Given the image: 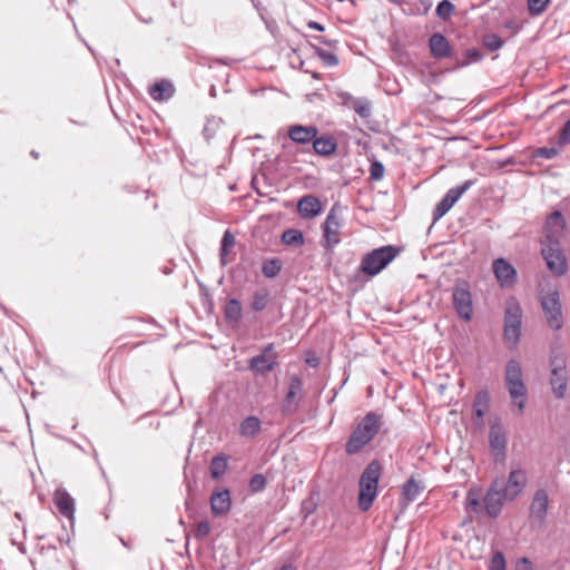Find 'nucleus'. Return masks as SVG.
Instances as JSON below:
<instances>
[{
  "label": "nucleus",
  "mask_w": 570,
  "mask_h": 570,
  "mask_svg": "<svg viewBox=\"0 0 570 570\" xmlns=\"http://www.w3.org/2000/svg\"><path fill=\"white\" fill-rule=\"evenodd\" d=\"M472 185V180H466L461 186L449 189L436 205L433 212V220L438 222L442 218Z\"/></svg>",
  "instance_id": "obj_15"
},
{
  "label": "nucleus",
  "mask_w": 570,
  "mask_h": 570,
  "mask_svg": "<svg viewBox=\"0 0 570 570\" xmlns=\"http://www.w3.org/2000/svg\"><path fill=\"white\" fill-rule=\"evenodd\" d=\"M174 91V86L170 81L161 80L150 87L149 95L154 100L163 101L169 99Z\"/></svg>",
  "instance_id": "obj_28"
},
{
  "label": "nucleus",
  "mask_w": 570,
  "mask_h": 570,
  "mask_svg": "<svg viewBox=\"0 0 570 570\" xmlns=\"http://www.w3.org/2000/svg\"><path fill=\"white\" fill-rule=\"evenodd\" d=\"M558 154H559V150L553 147L552 148L543 147L538 150V155L546 159H551V158L556 157Z\"/></svg>",
  "instance_id": "obj_48"
},
{
  "label": "nucleus",
  "mask_w": 570,
  "mask_h": 570,
  "mask_svg": "<svg viewBox=\"0 0 570 570\" xmlns=\"http://www.w3.org/2000/svg\"><path fill=\"white\" fill-rule=\"evenodd\" d=\"M549 509V494L546 489H538L530 503L529 522L532 528H541L546 524Z\"/></svg>",
  "instance_id": "obj_10"
},
{
  "label": "nucleus",
  "mask_w": 570,
  "mask_h": 570,
  "mask_svg": "<svg viewBox=\"0 0 570 570\" xmlns=\"http://www.w3.org/2000/svg\"><path fill=\"white\" fill-rule=\"evenodd\" d=\"M465 56L470 61L473 62H478L483 58V53L478 48L468 49Z\"/></svg>",
  "instance_id": "obj_47"
},
{
  "label": "nucleus",
  "mask_w": 570,
  "mask_h": 570,
  "mask_svg": "<svg viewBox=\"0 0 570 570\" xmlns=\"http://www.w3.org/2000/svg\"><path fill=\"white\" fill-rule=\"evenodd\" d=\"M316 55L323 61V63L327 67H334L338 63L337 56L332 51H327V50L317 48Z\"/></svg>",
  "instance_id": "obj_39"
},
{
  "label": "nucleus",
  "mask_w": 570,
  "mask_h": 570,
  "mask_svg": "<svg viewBox=\"0 0 570 570\" xmlns=\"http://www.w3.org/2000/svg\"><path fill=\"white\" fill-rule=\"evenodd\" d=\"M210 523L207 520H203L197 523L194 535L197 540H204L210 533Z\"/></svg>",
  "instance_id": "obj_42"
},
{
  "label": "nucleus",
  "mask_w": 570,
  "mask_h": 570,
  "mask_svg": "<svg viewBox=\"0 0 570 570\" xmlns=\"http://www.w3.org/2000/svg\"><path fill=\"white\" fill-rule=\"evenodd\" d=\"M311 364H312L313 366H316V361L311 360Z\"/></svg>",
  "instance_id": "obj_55"
},
{
  "label": "nucleus",
  "mask_w": 570,
  "mask_h": 570,
  "mask_svg": "<svg viewBox=\"0 0 570 570\" xmlns=\"http://www.w3.org/2000/svg\"><path fill=\"white\" fill-rule=\"evenodd\" d=\"M390 1L395 3V4H401L403 2V0H390Z\"/></svg>",
  "instance_id": "obj_52"
},
{
  "label": "nucleus",
  "mask_w": 570,
  "mask_h": 570,
  "mask_svg": "<svg viewBox=\"0 0 570 570\" xmlns=\"http://www.w3.org/2000/svg\"><path fill=\"white\" fill-rule=\"evenodd\" d=\"M353 109L362 118L371 116V102L366 98L354 99Z\"/></svg>",
  "instance_id": "obj_37"
},
{
  "label": "nucleus",
  "mask_w": 570,
  "mask_h": 570,
  "mask_svg": "<svg viewBox=\"0 0 570 570\" xmlns=\"http://www.w3.org/2000/svg\"><path fill=\"white\" fill-rule=\"evenodd\" d=\"M429 48L432 57L436 59L451 57V45L440 32H435L430 37Z\"/></svg>",
  "instance_id": "obj_24"
},
{
  "label": "nucleus",
  "mask_w": 570,
  "mask_h": 570,
  "mask_svg": "<svg viewBox=\"0 0 570 570\" xmlns=\"http://www.w3.org/2000/svg\"><path fill=\"white\" fill-rule=\"evenodd\" d=\"M370 175L374 180H381L384 176V166L380 161H373L370 166Z\"/></svg>",
  "instance_id": "obj_45"
},
{
  "label": "nucleus",
  "mask_w": 570,
  "mask_h": 570,
  "mask_svg": "<svg viewBox=\"0 0 570 570\" xmlns=\"http://www.w3.org/2000/svg\"><path fill=\"white\" fill-rule=\"evenodd\" d=\"M307 27L317 31H324V26L316 21H308Z\"/></svg>",
  "instance_id": "obj_50"
},
{
  "label": "nucleus",
  "mask_w": 570,
  "mask_h": 570,
  "mask_svg": "<svg viewBox=\"0 0 570 570\" xmlns=\"http://www.w3.org/2000/svg\"><path fill=\"white\" fill-rule=\"evenodd\" d=\"M500 488L508 501L517 499L528 483L527 472L522 469H513L510 471L508 480L498 479Z\"/></svg>",
  "instance_id": "obj_11"
},
{
  "label": "nucleus",
  "mask_w": 570,
  "mask_h": 570,
  "mask_svg": "<svg viewBox=\"0 0 570 570\" xmlns=\"http://www.w3.org/2000/svg\"><path fill=\"white\" fill-rule=\"evenodd\" d=\"M504 501L508 500L501 491L500 481L494 480L483 497V504L487 514L491 518L498 517L502 511Z\"/></svg>",
  "instance_id": "obj_16"
},
{
  "label": "nucleus",
  "mask_w": 570,
  "mask_h": 570,
  "mask_svg": "<svg viewBox=\"0 0 570 570\" xmlns=\"http://www.w3.org/2000/svg\"><path fill=\"white\" fill-rule=\"evenodd\" d=\"M452 303L459 317L469 322L473 315L472 294L465 282L456 283L452 289Z\"/></svg>",
  "instance_id": "obj_9"
},
{
  "label": "nucleus",
  "mask_w": 570,
  "mask_h": 570,
  "mask_svg": "<svg viewBox=\"0 0 570 570\" xmlns=\"http://www.w3.org/2000/svg\"><path fill=\"white\" fill-rule=\"evenodd\" d=\"M397 254L399 249L392 245L375 248L363 257L360 268L364 274L375 276L383 271Z\"/></svg>",
  "instance_id": "obj_4"
},
{
  "label": "nucleus",
  "mask_w": 570,
  "mask_h": 570,
  "mask_svg": "<svg viewBox=\"0 0 570 570\" xmlns=\"http://www.w3.org/2000/svg\"><path fill=\"white\" fill-rule=\"evenodd\" d=\"M282 242L289 246L299 247L303 246L305 243L304 235L301 230L289 228L286 229L281 237Z\"/></svg>",
  "instance_id": "obj_32"
},
{
  "label": "nucleus",
  "mask_w": 570,
  "mask_h": 570,
  "mask_svg": "<svg viewBox=\"0 0 570 570\" xmlns=\"http://www.w3.org/2000/svg\"><path fill=\"white\" fill-rule=\"evenodd\" d=\"M482 499V490L479 487L470 488L464 500L465 511L468 513H481L484 509V504L481 502Z\"/></svg>",
  "instance_id": "obj_25"
},
{
  "label": "nucleus",
  "mask_w": 570,
  "mask_h": 570,
  "mask_svg": "<svg viewBox=\"0 0 570 570\" xmlns=\"http://www.w3.org/2000/svg\"><path fill=\"white\" fill-rule=\"evenodd\" d=\"M489 443L494 461H503L505 458L507 436L503 426L498 422L490 426Z\"/></svg>",
  "instance_id": "obj_18"
},
{
  "label": "nucleus",
  "mask_w": 570,
  "mask_h": 570,
  "mask_svg": "<svg viewBox=\"0 0 570 570\" xmlns=\"http://www.w3.org/2000/svg\"><path fill=\"white\" fill-rule=\"evenodd\" d=\"M31 156L35 157V158H38L39 155L36 151H31Z\"/></svg>",
  "instance_id": "obj_53"
},
{
  "label": "nucleus",
  "mask_w": 570,
  "mask_h": 570,
  "mask_svg": "<svg viewBox=\"0 0 570 570\" xmlns=\"http://www.w3.org/2000/svg\"><path fill=\"white\" fill-rule=\"evenodd\" d=\"M504 381L512 404L518 407V411L521 414L525 407L528 390L523 382L521 365L518 361L510 360L507 363Z\"/></svg>",
  "instance_id": "obj_3"
},
{
  "label": "nucleus",
  "mask_w": 570,
  "mask_h": 570,
  "mask_svg": "<svg viewBox=\"0 0 570 570\" xmlns=\"http://www.w3.org/2000/svg\"><path fill=\"white\" fill-rule=\"evenodd\" d=\"M490 570H505V560L502 552H495L490 561Z\"/></svg>",
  "instance_id": "obj_44"
},
{
  "label": "nucleus",
  "mask_w": 570,
  "mask_h": 570,
  "mask_svg": "<svg viewBox=\"0 0 570 570\" xmlns=\"http://www.w3.org/2000/svg\"><path fill=\"white\" fill-rule=\"evenodd\" d=\"M567 223L559 210L549 215L544 225V239L542 244H561L564 237Z\"/></svg>",
  "instance_id": "obj_12"
},
{
  "label": "nucleus",
  "mask_w": 570,
  "mask_h": 570,
  "mask_svg": "<svg viewBox=\"0 0 570 570\" xmlns=\"http://www.w3.org/2000/svg\"><path fill=\"white\" fill-rule=\"evenodd\" d=\"M262 430V422L257 416L245 417L238 429V433L243 438L253 439L259 434Z\"/></svg>",
  "instance_id": "obj_27"
},
{
  "label": "nucleus",
  "mask_w": 570,
  "mask_h": 570,
  "mask_svg": "<svg viewBox=\"0 0 570 570\" xmlns=\"http://www.w3.org/2000/svg\"><path fill=\"white\" fill-rule=\"evenodd\" d=\"M550 368V384L552 386L553 394L557 397L562 399L566 395L568 386L567 363L562 353L551 355Z\"/></svg>",
  "instance_id": "obj_5"
},
{
  "label": "nucleus",
  "mask_w": 570,
  "mask_h": 570,
  "mask_svg": "<svg viewBox=\"0 0 570 570\" xmlns=\"http://www.w3.org/2000/svg\"><path fill=\"white\" fill-rule=\"evenodd\" d=\"M551 0H528V11L531 16H540L548 8Z\"/></svg>",
  "instance_id": "obj_38"
},
{
  "label": "nucleus",
  "mask_w": 570,
  "mask_h": 570,
  "mask_svg": "<svg viewBox=\"0 0 570 570\" xmlns=\"http://www.w3.org/2000/svg\"><path fill=\"white\" fill-rule=\"evenodd\" d=\"M281 262L276 258H273L263 264L262 273L265 277L273 278L281 272Z\"/></svg>",
  "instance_id": "obj_36"
},
{
  "label": "nucleus",
  "mask_w": 570,
  "mask_h": 570,
  "mask_svg": "<svg viewBox=\"0 0 570 570\" xmlns=\"http://www.w3.org/2000/svg\"><path fill=\"white\" fill-rule=\"evenodd\" d=\"M53 502H55L58 511L63 517H66L70 521L73 520V518H75V500L65 489H57L55 491Z\"/></svg>",
  "instance_id": "obj_23"
},
{
  "label": "nucleus",
  "mask_w": 570,
  "mask_h": 570,
  "mask_svg": "<svg viewBox=\"0 0 570 570\" xmlns=\"http://www.w3.org/2000/svg\"><path fill=\"white\" fill-rule=\"evenodd\" d=\"M315 39L318 40L322 43H325V45L330 46V47L335 46L337 43L336 40H331V39H327L325 37H315Z\"/></svg>",
  "instance_id": "obj_51"
},
{
  "label": "nucleus",
  "mask_w": 570,
  "mask_h": 570,
  "mask_svg": "<svg viewBox=\"0 0 570 570\" xmlns=\"http://www.w3.org/2000/svg\"><path fill=\"white\" fill-rule=\"evenodd\" d=\"M323 210L321 200L314 195H305L297 203V213L303 219H312Z\"/></svg>",
  "instance_id": "obj_21"
},
{
  "label": "nucleus",
  "mask_w": 570,
  "mask_h": 570,
  "mask_svg": "<svg viewBox=\"0 0 570 570\" xmlns=\"http://www.w3.org/2000/svg\"><path fill=\"white\" fill-rule=\"evenodd\" d=\"M423 488L420 483L414 479L410 478L407 482L403 485L402 494L406 502H413L417 499Z\"/></svg>",
  "instance_id": "obj_31"
},
{
  "label": "nucleus",
  "mask_w": 570,
  "mask_h": 570,
  "mask_svg": "<svg viewBox=\"0 0 570 570\" xmlns=\"http://www.w3.org/2000/svg\"><path fill=\"white\" fill-rule=\"evenodd\" d=\"M381 425L382 416L375 412H368L352 431L345 444V452L353 455L362 451L377 434Z\"/></svg>",
  "instance_id": "obj_1"
},
{
  "label": "nucleus",
  "mask_w": 570,
  "mask_h": 570,
  "mask_svg": "<svg viewBox=\"0 0 570 570\" xmlns=\"http://www.w3.org/2000/svg\"><path fill=\"white\" fill-rule=\"evenodd\" d=\"M303 392V381L297 375H293L289 379L288 384V391L285 395L284 402H283V412L285 413H292L294 412L297 406L298 402L297 399L302 396Z\"/></svg>",
  "instance_id": "obj_19"
},
{
  "label": "nucleus",
  "mask_w": 570,
  "mask_h": 570,
  "mask_svg": "<svg viewBox=\"0 0 570 570\" xmlns=\"http://www.w3.org/2000/svg\"><path fill=\"white\" fill-rule=\"evenodd\" d=\"M483 43L490 51H497L503 46L502 39L495 33L487 35Z\"/></svg>",
  "instance_id": "obj_41"
},
{
  "label": "nucleus",
  "mask_w": 570,
  "mask_h": 570,
  "mask_svg": "<svg viewBox=\"0 0 570 570\" xmlns=\"http://www.w3.org/2000/svg\"><path fill=\"white\" fill-rule=\"evenodd\" d=\"M234 245H235L234 235L229 230H226L224 233V236L222 239V245H220V262L223 265L227 264V261H226L227 253H228L229 248H232Z\"/></svg>",
  "instance_id": "obj_35"
},
{
  "label": "nucleus",
  "mask_w": 570,
  "mask_h": 570,
  "mask_svg": "<svg viewBox=\"0 0 570 570\" xmlns=\"http://www.w3.org/2000/svg\"><path fill=\"white\" fill-rule=\"evenodd\" d=\"M382 474V465L379 461H372L362 472L358 481L360 492L357 504L361 511L371 509L377 497L379 481Z\"/></svg>",
  "instance_id": "obj_2"
},
{
  "label": "nucleus",
  "mask_w": 570,
  "mask_h": 570,
  "mask_svg": "<svg viewBox=\"0 0 570 570\" xmlns=\"http://www.w3.org/2000/svg\"><path fill=\"white\" fill-rule=\"evenodd\" d=\"M266 487V479L263 474H255L249 481V488L253 492L263 491Z\"/></svg>",
  "instance_id": "obj_43"
},
{
  "label": "nucleus",
  "mask_w": 570,
  "mask_h": 570,
  "mask_svg": "<svg viewBox=\"0 0 570 570\" xmlns=\"http://www.w3.org/2000/svg\"><path fill=\"white\" fill-rule=\"evenodd\" d=\"M318 135V129L315 126L291 125L287 128L288 138L298 145H306L313 142V139Z\"/></svg>",
  "instance_id": "obj_20"
},
{
  "label": "nucleus",
  "mask_w": 570,
  "mask_h": 570,
  "mask_svg": "<svg viewBox=\"0 0 570 570\" xmlns=\"http://www.w3.org/2000/svg\"><path fill=\"white\" fill-rule=\"evenodd\" d=\"M542 255L548 268L557 275L567 272V261L561 244H542Z\"/></svg>",
  "instance_id": "obj_14"
},
{
  "label": "nucleus",
  "mask_w": 570,
  "mask_h": 570,
  "mask_svg": "<svg viewBox=\"0 0 570 570\" xmlns=\"http://www.w3.org/2000/svg\"><path fill=\"white\" fill-rule=\"evenodd\" d=\"M522 309L515 302H510L504 315V340L515 347L521 334Z\"/></svg>",
  "instance_id": "obj_8"
},
{
  "label": "nucleus",
  "mask_w": 570,
  "mask_h": 570,
  "mask_svg": "<svg viewBox=\"0 0 570 570\" xmlns=\"http://www.w3.org/2000/svg\"><path fill=\"white\" fill-rule=\"evenodd\" d=\"M558 144L560 146H567L570 144V119L563 125L560 131Z\"/></svg>",
  "instance_id": "obj_46"
},
{
  "label": "nucleus",
  "mask_w": 570,
  "mask_h": 570,
  "mask_svg": "<svg viewBox=\"0 0 570 570\" xmlns=\"http://www.w3.org/2000/svg\"><path fill=\"white\" fill-rule=\"evenodd\" d=\"M453 11H454V6L448 0L441 1L436 7V14L439 18H441L443 20L449 19L451 17V14L453 13Z\"/></svg>",
  "instance_id": "obj_40"
},
{
  "label": "nucleus",
  "mask_w": 570,
  "mask_h": 570,
  "mask_svg": "<svg viewBox=\"0 0 570 570\" xmlns=\"http://www.w3.org/2000/svg\"><path fill=\"white\" fill-rule=\"evenodd\" d=\"M489 410V395L485 391L476 393L473 401V413L478 419H482Z\"/></svg>",
  "instance_id": "obj_30"
},
{
  "label": "nucleus",
  "mask_w": 570,
  "mask_h": 570,
  "mask_svg": "<svg viewBox=\"0 0 570 570\" xmlns=\"http://www.w3.org/2000/svg\"><path fill=\"white\" fill-rule=\"evenodd\" d=\"M276 365L277 353L272 343L264 346L262 353L253 356L249 361V370L256 375H265L272 372Z\"/></svg>",
  "instance_id": "obj_13"
},
{
  "label": "nucleus",
  "mask_w": 570,
  "mask_h": 570,
  "mask_svg": "<svg viewBox=\"0 0 570 570\" xmlns=\"http://www.w3.org/2000/svg\"><path fill=\"white\" fill-rule=\"evenodd\" d=\"M515 570H533L532 562L528 558H521L517 561Z\"/></svg>",
  "instance_id": "obj_49"
},
{
  "label": "nucleus",
  "mask_w": 570,
  "mask_h": 570,
  "mask_svg": "<svg viewBox=\"0 0 570 570\" xmlns=\"http://www.w3.org/2000/svg\"><path fill=\"white\" fill-rule=\"evenodd\" d=\"M311 364H312L313 366H316V361L311 360Z\"/></svg>",
  "instance_id": "obj_54"
},
{
  "label": "nucleus",
  "mask_w": 570,
  "mask_h": 570,
  "mask_svg": "<svg viewBox=\"0 0 570 570\" xmlns=\"http://www.w3.org/2000/svg\"><path fill=\"white\" fill-rule=\"evenodd\" d=\"M227 470V458L225 455H216L212 459L209 471L214 479L220 478Z\"/></svg>",
  "instance_id": "obj_33"
},
{
  "label": "nucleus",
  "mask_w": 570,
  "mask_h": 570,
  "mask_svg": "<svg viewBox=\"0 0 570 570\" xmlns=\"http://www.w3.org/2000/svg\"><path fill=\"white\" fill-rule=\"evenodd\" d=\"M313 150L316 155L327 157L333 155L337 149L336 140L331 136L315 137L313 139Z\"/></svg>",
  "instance_id": "obj_26"
},
{
  "label": "nucleus",
  "mask_w": 570,
  "mask_h": 570,
  "mask_svg": "<svg viewBox=\"0 0 570 570\" xmlns=\"http://www.w3.org/2000/svg\"><path fill=\"white\" fill-rule=\"evenodd\" d=\"M242 304L237 298H232L227 302L224 313L225 318L232 323H238L242 318Z\"/></svg>",
  "instance_id": "obj_29"
},
{
  "label": "nucleus",
  "mask_w": 570,
  "mask_h": 570,
  "mask_svg": "<svg viewBox=\"0 0 570 570\" xmlns=\"http://www.w3.org/2000/svg\"><path fill=\"white\" fill-rule=\"evenodd\" d=\"M341 228H342V218L338 213V206L334 205L324 223L322 224L323 237L322 245L326 249H333L341 242Z\"/></svg>",
  "instance_id": "obj_6"
},
{
  "label": "nucleus",
  "mask_w": 570,
  "mask_h": 570,
  "mask_svg": "<svg viewBox=\"0 0 570 570\" xmlns=\"http://www.w3.org/2000/svg\"><path fill=\"white\" fill-rule=\"evenodd\" d=\"M230 508L232 499L229 490L223 489L210 495V510L214 515H225L229 512Z\"/></svg>",
  "instance_id": "obj_22"
},
{
  "label": "nucleus",
  "mask_w": 570,
  "mask_h": 570,
  "mask_svg": "<svg viewBox=\"0 0 570 570\" xmlns=\"http://www.w3.org/2000/svg\"><path fill=\"white\" fill-rule=\"evenodd\" d=\"M541 307L550 328L559 331L563 326V315L558 291H552L541 297Z\"/></svg>",
  "instance_id": "obj_7"
},
{
  "label": "nucleus",
  "mask_w": 570,
  "mask_h": 570,
  "mask_svg": "<svg viewBox=\"0 0 570 570\" xmlns=\"http://www.w3.org/2000/svg\"><path fill=\"white\" fill-rule=\"evenodd\" d=\"M493 274L503 288L512 287L518 281L517 269L504 258H497L492 263Z\"/></svg>",
  "instance_id": "obj_17"
},
{
  "label": "nucleus",
  "mask_w": 570,
  "mask_h": 570,
  "mask_svg": "<svg viewBox=\"0 0 570 570\" xmlns=\"http://www.w3.org/2000/svg\"><path fill=\"white\" fill-rule=\"evenodd\" d=\"M269 302V294L267 291H258L253 295L252 308L255 312H261L266 308Z\"/></svg>",
  "instance_id": "obj_34"
}]
</instances>
